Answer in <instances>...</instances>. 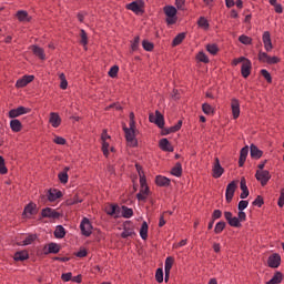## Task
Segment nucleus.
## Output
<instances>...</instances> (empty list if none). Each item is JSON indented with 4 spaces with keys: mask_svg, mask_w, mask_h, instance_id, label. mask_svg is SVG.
I'll list each match as a JSON object with an SVG mask.
<instances>
[{
    "mask_svg": "<svg viewBox=\"0 0 284 284\" xmlns=\"http://www.w3.org/2000/svg\"><path fill=\"white\" fill-rule=\"evenodd\" d=\"M150 123H154L162 130V136H168V134H174V132H179L181 128H183V120H179L178 123L173 126L165 128V118L161 114V111L156 110L154 113L149 114ZM165 128V129H163Z\"/></svg>",
    "mask_w": 284,
    "mask_h": 284,
    "instance_id": "1",
    "label": "nucleus"
},
{
    "mask_svg": "<svg viewBox=\"0 0 284 284\" xmlns=\"http://www.w3.org/2000/svg\"><path fill=\"white\" fill-rule=\"evenodd\" d=\"M136 125L134 126H123V131L125 134V140L126 143L130 145V148H138L139 146V141L136 140Z\"/></svg>",
    "mask_w": 284,
    "mask_h": 284,
    "instance_id": "2",
    "label": "nucleus"
},
{
    "mask_svg": "<svg viewBox=\"0 0 284 284\" xmlns=\"http://www.w3.org/2000/svg\"><path fill=\"white\" fill-rule=\"evenodd\" d=\"M140 192L136 194L138 201H148V196H150V186H148V180L145 176L140 178Z\"/></svg>",
    "mask_w": 284,
    "mask_h": 284,
    "instance_id": "3",
    "label": "nucleus"
},
{
    "mask_svg": "<svg viewBox=\"0 0 284 284\" xmlns=\"http://www.w3.org/2000/svg\"><path fill=\"white\" fill-rule=\"evenodd\" d=\"M164 14L166 16L165 22L168 26H174L179 18L176 17V7L174 6H165L163 8Z\"/></svg>",
    "mask_w": 284,
    "mask_h": 284,
    "instance_id": "4",
    "label": "nucleus"
},
{
    "mask_svg": "<svg viewBox=\"0 0 284 284\" xmlns=\"http://www.w3.org/2000/svg\"><path fill=\"white\" fill-rule=\"evenodd\" d=\"M80 230H81L82 236H85V237L92 236V230H94V227L92 226V222H90V219L88 217L82 219L80 223Z\"/></svg>",
    "mask_w": 284,
    "mask_h": 284,
    "instance_id": "5",
    "label": "nucleus"
},
{
    "mask_svg": "<svg viewBox=\"0 0 284 284\" xmlns=\"http://www.w3.org/2000/svg\"><path fill=\"white\" fill-rule=\"evenodd\" d=\"M255 179L258 181L262 185V187H265L267 183H270V180L272 179V174H270V171H256L255 172Z\"/></svg>",
    "mask_w": 284,
    "mask_h": 284,
    "instance_id": "6",
    "label": "nucleus"
},
{
    "mask_svg": "<svg viewBox=\"0 0 284 284\" xmlns=\"http://www.w3.org/2000/svg\"><path fill=\"white\" fill-rule=\"evenodd\" d=\"M144 6H145V2H143V0L133 1L129 4H126V10H131L135 14H143V12H145L143 10Z\"/></svg>",
    "mask_w": 284,
    "mask_h": 284,
    "instance_id": "7",
    "label": "nucleus"
},
{
    "mask_svg": "<svg viewBox=\"0 0 284 284\" xmlns=\"http://www.w3.org/2000/svg\"><path fill=\"white\" fill-rule=\"evenodd\" d=\"M267 266L272 270H277V267H281V254L273 253L267 258Z\"/></svg>",
    "mask_w": 284,
    "mask_h": 284,
    "instance_id": "8",
    "label": "nucleus"
},
{
    "mask_svg": "<svg viewBox=\"0 0 284 284\" xmlns=\"http://www.w3.org/2000/svg\"><path fill=\"white\" fill-rule=\"evenodd\" d=\"M224 219L225 221H227L231 227H243V224H241L239 217L236 216L233 217V214L230 211L224 212Z\"/></svg>",
    "mask_w": 284,
    "mask_h": 284,
    "instance_id": "9",
    "label": "nucleus"
},
{
    "mask_svg": "<svg viewBox=\"0 0 284 284\" xmlns=\"http://www.w3.org/2000/svg\"><path fill=\"white\" fill-rule=\"evenodd\" d=\"M212 176L213 179H221V176H223V173L225 172V169H223V166H221V160H219V158L214 159V165L212 169Z\"/></svg>",
    "mask_w": 284,
    "mask_h": 284,
    "instance_id": "10",
    "label": "nucleus"
},
{
    "mask_svg": "<svg viewBox=\"0 0 284 284\" xmlns=\"http://www.w3.org/2000/svg\"><path fill=\"white\" fill-rule=\"evenodd\" d=\"M262 41L264 44V50H266V52H272V50H274V45L272 44V34L270 33V31H265L263 33Z\"/></svg>",
    "mask_w": 284,
    "mask_h": 284,
    "instance_id": "11",
    "label": "nucleus"
},
{
    "mask_svg": "<svg viewBox=\"0 0 284 284\" xmlns=\"http://www.w3.org/2000/svg\"><path fill=\"white\" fill-rule=\"evenodd\" d=\"M130 236H136L134 232V225L131 222H125L123 226V232L121 233V239H128Z\"/></svg>",
    "mask_w": 284,
    "mask_h": 284,
    "instance_id": "12",
    "label": "nucleus"
},
{
    "mask_svg": "<svg viewBox=\"0 0 284 284\" xmlns=\"http://www.w3.org/2000/svg\"><path fill=\"white\" fill-rule=\"evenodd\" d=\"M234 192H236V182L232 181L226 186V192H225L226 203H232V200L234 199Z\"/></svg>",
    "mask_w": 284,
    "mask_h": 284,
    "instance_id": "13",
    "label": "nucleus"
},
{
    "mask_svg": "<svg viewBox=\"0 0 284 284\" xmlns=\"http://www.w3.org/2000/svg\"><path fill=\"white\" fill-rule=\"evenodd\" d=\"M30 113V109L26 106H18L17 109H12L9 111V119H17L18 116H22V114Z\"/></svg>",
    "mask_w": 284,
    "mask_h": 284,
    "instance_id": "14",
    "label": "nucleus"
},
{
    "mask_svg": "<svg viewBox=\"0 0 284 284\" xmlns=\"http://www.w3.org/2000/svg\"><path fill=\"white\" fill-rule=\"evenodd\" d=\"M59 252H61V246L54 242H51L43 247V254H47V255L59 254Z\"/></svg>",
    "mask_w": 284,
    "mask_h": 284,
    "instance_id": "15",
    "label": "nucleus"
},
{
    "mask_svg": "<svg viewBox=\"0 0 284 284\" xmlns=\"http://www.w3.org/2000/svg\"><path fill=\"white\" fill-rule=\"evenodd\" d=\"M231 110L233 119H239V116H241V102H239V99L231 100Z\"/></svg>",
    "mask_w": 284,
    "mask_h": 284,
    "instance_id": "16",
    "label": "nucleus"
},
{
    "mask_svg": "<svg viewBox=\"0 0 284 284\" xmlns=\"http://www.w3.org/2000/svg\"><path fill=\"white\" fill-rule=\"evenodd\" d=\"M241 74L244 79H247L252 74V61L245 60L241 67Z\"/></svg>",
    "mask_w": 284,
    "mask_h": 284,
    "instance_id": "17",
    "label": "nucleus"
},
{
    "mask_svg": "<svg viewBox=\"0 0 284 284\" xmlns=\"http://www.w3.org/2000/svg\"><path fill=\"white\" fill-rule=\"evenodd\" d=\"M159 148L162 152H174V146L170 143L168 138H163L159 141Z\"/></svg>",
    "mask_w": 284,
    "mask_h": 284,
    "instance_id": "18",
    "label": "nucleus"
},
{
    "mask_svg": "<svg viewBox=\"0 0 284 284\" xmlns=\"http://www.w3.org/2000/svg\"><path fill=\"white\" fill-rule=\"evenodd\" d=\"M43 219H59L61 216L60 212H57L54 209L45 207L42 210Z\"/></svg>",
    "mask_w": 284,
    "mask_h": 284,
    "instance_id": "19",
    "label": "nucleus"
},
{
    "mask_svg": "<svg viewBox=\"0 0 284 284\" xmlns=\"http://www.w3.org/2000/svg\"><path fill=\"white\" fill-rule=\"evenodd\" d=\"M34 81V75H24L16 82V88H26L28 83H32Z\"/></svg>",
    "mask_w": 284,
    "mask_h": 284,
    "instance_id": "20",
    "label": "nucleus"
},
{
    "mask_svg": "<svg viewBox=\"0 0 284 284\" xmlns=\"http://www.w3.org/2000/svg\"><path fill=\"white\" fill-rule=\"evenodd\" d=\"M172 183V181L163 175H158L155 178V185H158L159 187H170V184Z\"/></svg>",
    "mask_w": 284,
    "mask_h": 284,
    "instance_id": "21",
    "label": "nucleus"
},
{
    "mask_svg": "<svg viewBox=\"0 0 284 284\" xmlns=\"http://www.w3.org/2000/svg\"><path fill=\"white\" fill-rule=\"evenodd\" d=\"M247 154H250V148H242L240 151L239 168H243V165H245V161H247Z\"/></svg>",
    "mask_w": 284,
    "mask_h": 284,
    "instance_id": "22",
    "label": "nucleus"
},
{
    "mask_svg": "<svg viewBox=\"0 0 284 284\" xmlns=\"http://www.w3.org/2000/svg\"><path fill=\"white\" fill-rule=\"evenodd\" d=\"M240 187L242 190L240 199H247V196H250V190L247 189V182L245 181V178L241 179Z\"/></svg>",
    "mask_w": 284,
    "mask_h": 284,
    "instance_id": "23",
    "label": "nucleus"
},
{
    "mask_svg": "<svg viewBox=\"0 0 284 284\" xmlns=\"http://www.w3.org/2000/svg\"><path fill=\"white\" fill-rule=\"evenodd\" d=\"M49 123L52 128H59V125H61V116H59V113L51 112Z\"/></svg>",
    "mask_w": 284,
    "mask_h": 284,
    "instance_id": "24",
    "label": "nucleus"
},
{
    "mask_svg": "<svg viewBox=\"0 0 284 284\" xmlns=\"http://www.w3.org/2000/svg\"><path fill=\"white\" fill-rule=\"evenodd\" d=\"M104 212L108 216H114V214H119L120 209L118 204H109L104 207Z\"/></svg>",
    "mask_w": 284,
    "mask_h": 284,
    "instance_id": "25",
    "label": "nucleus"
},
{
    "mask_svg": "<svg viewBox=\"0 0 284 284\" xmlns=\"http://www.w3.org/2000/svg\"><path fill=\"white\" fill-rule=\"evenodd\" d=\"M48 200L52 203L54 201H57V199H61L62 194L61 191L57 190V189H51L48 191Z\"/></svg>",
    "mask_w": 284,
    "mask_h": 284,
    "instance_id": "26",
    "label": "nucleus"
},
{
    "mask_svg": "<svg viewBox=\"0 0 284 284\" xmlns=\"http://www.w3.org/2000/svg\"><path fill=\"white\" fill-rule=\"evenodd\" d=\"M283 278H284V275L280 271H276L273 277L265 284H281L283 283Z\"/></svg>",
    "mask_w": 284,
    "mask_h": 284,
    "instance_id": "27",
    "label": "nucleus"
},
{
    "mask_svg": "<svg viewBox=\"0 0 284 284\" xmlns=\"http://www.w3.org/2000/svg\"><path fill=\"white\" fill-rule=\"evenodd\" d=\"M251 150V159L258 160L261 156H263V151L258 149L255 144H251L250 146Z\"/></svg>",
    "mask_w": 284,
    "mask_h": 284,
    "instance_id": "28",
    "label": "nucleus"
},
{
    "mask_svg": "<svg viewBox=\"0 0 284 284\" xmlns=\"http://www.w3.org/2000/svg\"><path fill=\"white\" fill-rule=\"evenodd\" d=\"M171 174L173 176H178L181 178L183 176V165L181 164V162H178L172 169H171Z\"/></svg>",
    "mask_w": 284,
    "mask_h": 284,
    "instance_id": "29",
    "label": "nucleus"
},
{
    "mask_svg": "<svg viewBox=\"0 0 284 284\" xmlns=\"http://www.w3.org/2000/svg\"><path fill=\"white\" fill-rule=\"evenodd\" d=\"M31 50L36 57H38L42 61H45V51L42 48L32 45Z\"/></svg>",
    "mask_w": 284,
    "mask_h": 284,
    "instance_id": "30",
    "label": "nucleus"
},
{
    "mask_svg": "<svg viewBox=\"0 0 284 284\" xmlns=\"http://www.w3.org/2000/svg\"><path fill=\"white\" fill-rule=\"evenodd\" d=\"M10 128L12 132H21L23 125L21 124V121L13 119L10 121Z\"/></svg>",
    "mask_w": 284,
    "mask_h": 284,
    "instance_id": "31",
    "label": "nucleus"
},
{
    "mask_svg": "<svg viewBox=\"0 0 284 284\" xmlns=\"http://www.w3.org/2000/svg\"><path fill=\"white\" fill-rule=\"evenodd\" d=\"M185 41V32L179 33L172 41V48H176V45H181Z\"/></svg>",
    "mask_w": 284,
    "mask_h": 284,
    "instance_id": "32",
    "label": "nucleus"
},
{
    "mask_svg": "<svg viewBox=\"0 0 284 284\" xmlns=\"http://www.w3.org/2000/svg\"><path fill=\"white\" fill-rule=\"evenodd\" d=\"M28 258H30L28 251H18L14 254V261H28Z\"/></svg>",
    "mask_w": 284,
    "mask_h": 284,
    "instance_id": "33",
    "label": "nucleus"
},
{
    "mask_svg": "<svg viewBox=\"0 0 284 284\" xmlns=\"http://www.w3.org/2000/svg\"><path fill=\"white\" fill-rule=\"evenodd\" d=\"M17 18L19 21H22V22H30L31 20L30 16L28 14V11H23V10H20L17 12Z\"/></svg>",
    "mask_w": 284,
    "mask_h": 284,
    "instance_id": "34",
    "label": "nucleus"
},
{
    "mask_svg": "<svg viewBox=\"0 0 284 284\" xmlns=\"http://www.w3.org/2000/svg\"><path fill=\"white\" fill-rule=\"evenodd\" d=\"M148 222H143L140 229V236L142 241H148Z\"/></svg>",
    "mask_w": 284,
    "mask_h": 284,
    "instance_id": "35",
    "label": "nucleus"
},
{
    "mask_svg": "<svg viewBox=\"0 0 284 284\" xmlns=\"http://www.w3.org/2000/svg\"><path fill=\"white\" fill-rule=\"evenodd\" d=\"M123 219H132L134 216V211L125 205L122 206Z\"/></svg>",
    "mask_w": 284,
    "mask_h": 284,
    "instance_id": "36",
    "label": "nucleus"
},
{
    "mask_svg": "<svg viewBox=\"0 0 284 284\" xmlns=\"http://www.w3.org/2000/svg\"><path fill=\"white\" fill-rule=\"evenodd\" d=\"M80 43L81 45H83L84 50H88V33L85 32V30L81 29L80 30Z\"/></svg>",
    "mask_w": 284,
    "mask_h": 284,
    "instance_id": "37",
    "label": "nucleus"
},
{
    "mask_svg": "<svg viewBox=\"0 0 284 284\" xmlns=\"http://www.w3.org/2000/svg\"><path fill=\"white\" fill-rule=\"evenodd\" d=\"M172 265H174V257H166L164 263V272H166V274L172 271Z\"/></svg>",
    "mask_w": 284,
    "mask_h": 284,
    "instance_id": "38",
    "label": "nucleus"
},
{
    "mask_svg": "<svg viewBox=\"0 0 284 284\" xmlns=\"http://www.w3.org/2000/svg\"><path fill=\"white\" fill-rule=\"evenodd\" d=\"M225 227H227V224L224 221L217 222L214 227V234H221Z\"/></svg>",
    "mask_w": 284,
    "mask_h": 284,
    "instance_id": "39",
    "label": "nucleus"
},
{
    "mask_svg": "<svg viewBox=\"0 0 284 284\" xmlns=\"http://www.w3.org/2000/svg\"><path fill=\"white\" fill-rule=\"evenodd\" d=\"M55 239H63L65 236V229L62 225H58L54 231Z\"/></svg>",
    "mask_w": 284,
    "mask_h": 284,
    "instance_id": "40",
    "label": "nucleus"
},
{
    "mask_svg": "<svg viewBox=\"0 0 284 284\" xmlns=\"http://www.w3.org/2000/svg\"><path fill=\"white\" fill-rule=\"evenodd\" d=\"M206 50L210 54H212L213 57L219 54V45L215 43L212 44H206Z\"/></svg>",
    "mask_w": 284,
    "mask_h": 284,
    "instance_id": "41",
    "label": "nucleus"
},
{
    "mask_svg": "<svg viewBox=\"0 0 284 284\" xmlns=\"http://www.w3.org/2000/svg\"><path fill=\"white\" fill-rule=\"evenodd\" d=\"M142 48L145 50V52H152V50H154V43L150 42L149 40H143Z\"/></svg>",
    "mask_w": 284,
    "mask_h": 284,
    "instance_id": "42",
    "label": "nucleus"
},
{
    "mask_svg": "<svg viewBox=\"0 0 284 284\" xmlns=\"http://www.w3.org/2000/svg\"><path fill=\"white\" fill-rule=\"evenodd\" d=\"M196 59L200 61V63H210V58H207V54H205L203 51H200L196 54Z\"/></svg>",
    "mask_w": 284,
    "mask_h": 284,
    "instance_id": "43",
    "label": "nucleus"
},
{
    "mask_svg": "<svg viewBox=\"0 0 284 284\" xmlns=\"http://www.w3.org/2000/svg\"><path fill=\"white\" fill-rule=\"evenodd\" d=\"M240 43H243V45H252V38L245 34H242L239 37Z\"/></svg>",
    "mask_w": 284,
    "mask_h": 284,
    "instance_id": "44",
    "label": "nucleus"
},
{
    "mask_svg": "<svg viewBox=\"0 0 284 284\" xmlns=\"http://www.w3.org/2000/svg\"><path fill=\"white\" fill-rule=\"evenodd\" d=\"M102 152L105 159L110 156V143H108V140L102 141Z\"/></svg>",
    "mask_w": 284,
    "mask_h": 284,
    "instance_id": "45",
    "label": "nucleus"
},
{
    "mask_svg": "<svg viewBox=\"0 0 284 284\" xmlns=\"http://www.w3.org/2000/svg\"><path fill=\"white\" fill-rule=\"evenodd\" d=\"M202 111L204 112V114H207V115L214 114V108L210 105V103H203Z\"/></svg>",
    "mask_w": 284,
    "mask_h": 284,
    "instance_id": "46",
    "label": "nucleus"
},
{
    "mask_svg": "<svg viewBox=\"0 0 284 284\" xmlns=\"http://www.w3.org/2000/svg\"><path fill=\"white\" fill-rule=\"evenodd\" d=\"M34 241H37V235L30 234L22 241V245H32Z\"/></svg>",
    "mask_w": 284,
    "mask_h": 284,
    "instance_id": "47",
    "label": "nucleus"
},
{
    "mask_svg": "<svg viewBox=\"0 0 284 284\" xmlns=\"http://www.w3.org/2000/svg\"><path fill=\"white\" fill-rule=\"evenodd\" d=\"M140 41H141V37H139V36L134 37L133 41H131V50H132V52H136V50H139Z\"/></svg>",
    "mask_w": 284,
    "mask_h": 284,
    "instance_id": "48",
    "label": "nucleus"
},
{
    "mask_svg": "<svg viewBox=\"0 0 284 284\" xmlns=\"http://www.w3.org/2000/svg\"><path fill=\"white\" fill-rule=\"evenodd\" d=\"M197 26L207 30V28H210V22H207V19H205V17H200V19L197 20Z\"/></svg>",
    "mask_w": 284,
    "mask_h": 284,
    "instance_id": "49",
    "label": "nucleus"
},
{
    "mask_svg": "<svg viewBox=\"0 0 284 284\" xmlns=\"http://www.w3.org/2000/svg\"><path fill=\"white\" fill-rule=\"evenodd\" d=\"M252 205L256 207H263V205H265V200L261 195H257Z\"/></svg>",
    "mask_w": 284,
    "mask_h": 284,
    "instance_id": "50",
    "label": "nucleus"
},
{
    "mask_svg": "<svg viewBox=\"0 0 284 284\" xmlns=\"http://www.w3.org/2000/svg\"><path fill=\"white\" fill-rule=\"evenodd\" d=\"M109 77H111V79H116V77H119V65L111 67L109 70Z\"/></svg>",
    "mask_w": 284,
    "mask_h": 284,
    "instance_id": "51",
    "label": "nucleus"
},
{
    "mask_svg": "<svg viewBox=\"0 0 284 284\" xmlns=\"http://www.w3.org/2000/svg\"><path fill=\"white\" fill-rule=\"evenodd\" d=\"M257 57H258V61L261 63H267V61L270 59V55L267 53L263 52V51H260Z\"/></svg>",
    "mask_w": 284,
    "mask_h": 284,
    "instance_id": "52",
    "label": "nucleus"
},
{
    "mask_svg": "<svg viewBox=\"0 0 284 284\" xmlns=\"http://www.w3.org/2000/svg\"><path fill=\"white\" fill-rule=\"evenodd\" d=\"M0 174H8V168H6V160L0 155Z\"/></svg>",
    "mask_w": 284,
    "mask_h": 284,
    "instance_id": "53",
    "label": "nucleus"
},
{
    "mask_svg": "<svg viewBox=\"0 0 284 284\" xmlns=\"http://www.w3.org/2000/svg\"><path fill=\"white\" fill-rule=\"evenodd\" d=\"M262 77L267 81L268 83H272V74L266 69L261 70Z\"/></svg>",
    "mask_w": 284,
    "mask_h": 284,
    "instance_id": "54",
    "label": "nucleus"
},
{
    "mask_svg": "<svg viewBox=\"0 0 284 284\" xmlns=\"http://www.w3.org/2000/svg\"><path fill=\"white\" fill-rule=\"evenodd\" d=\"M36 207H37V205L30 203L29 205H27L24 207V214H30V215L34 214Z\"/></svg>",
    "mask_w": 284,
    "mask_h": 284,
    "instance_id": "55",
    "label": "nucleus"
},
{
    "mask_svg": "<svg viewBox=\"0 0 284 284\" xmlns=\"http://www.w3.org/2000/svg\"><path fill=\"white\" fill-rule=\"evenodd\" d=\"M77 203H83V193H77L74 195L72 205H77Z\"/></svg>",
    "mask_w": 284,
    "mask_h": 284,
    "instance_id": "56",
    "label": "nucleus"
},
{
    "mask_svg": "<svg viewBox=\"0 0 284 284\" xmlns=\"http://www.w3.org/2000/svg\"><path fill=\"white\" fill-rule=\"evenodd\" d=\"M266 63L268 65H275V63H281V59L276 55H274V57L268 55V60L266 61Z\"/></svg>",
    "mask_w": 284,
    "mask_h": 284,
    "instance_id": "57",
    "label": "nucleus"
},
{
    "mask_svg": "<svg viewBox=\"0 0 284 284\" xmlns=\"http://www.w3.org/2000/svg\"><path fill=\"white\" fill-rule=\"evenodd\" d=\"M60 80H61L60 88L62 90H68V80H65V74L61 73Z\"/></svg>",
    "mask_w": 284,
    "mask_h": 284,
    "instance_id": "58",
    "label": "nucleus"
},
{
    "mask_svg": "<svg viewBox=\"0 0 284 284\" xmlns=\"http://www.w3.org/2000/svg\"><path fill=\"white\" fill-rule=\"evenodd\" d=\"M155 281L163 283V268H158L155 272Z\"/></svg>",
    "mask_w": 284,
    "mask_h": 284,
    "instance_id": "59",
    "label": "nucleus"
},
{
    "mask_svg": "<svg viewBox=\"0 0 284 284\" xmlns=\"http://www.w3.org/2000/svg\"><path fill=\"white\" fill-rule=\"evenodd\" d=\"M74 256H78V258H85V256H88V250L82 247L79 252L74 253Z\"/></svg>",
    "mask_w": 284,
    "mask_h": 284,
    "instance_id": "60",
    "label": "nucleus"
},
{
    "mask_svg": "<svg viewBox=\"0 0 284 284\" xmlns=\"http://www.w3.org/2000/svg\"><path fill=\"white\" fill-rule=\"evenodd\" d=\"M223 216V212L221 210H214L212 213V220L216 221L217 219H221Z\"/></svg>",
    "mask_w": 284,
    "mask_h": 284,
    "instance_id": "61",
    "label": "nucleus"
},
{
    "mask_svg": "<svg viewBox=\"0 0 284 284\" xmlns=\"http://www.w3.org/2000/svg\"><path fill=\"white\" fill-rule=\"evenodd\" d=\"M247 205H250V202H247L245 200H242V201L239 202L237 210L243 211L247 207Z\"/></svg>",
    "mask_w": 284,
    "mask_h": 284,
    "instance_id": "62",
    "label": "nucleus"
},
{
    "mask_svg": "<svg viewBox=\"0 0 284 284\" xmlns=\"http://www.w3.org/2000/svg\"><path fill=\"white\" fill-rule=\"evenodd\" d=\"M277 205H278V207L284 206V189L281 190L280 197H278V201H277Z\"/></svg>",
    "mask_w": 284,
    "mask_h": 284,
    "instance_id": "63",
    "label": "nucleus"
},
{
    "mask_svg": "<svg viewBox=\"0 0 284 284\" xmlns=\"http://www.w3.org/2000/svg\"><path fill=\"white\" fill-rule=\"evenodd\" d=\"M59 180L62 182V183H67L68 182V173L67 172H61L59 173Z\"/></svg>",
    "mask_w": 284,
    "mask_h": 284,
    "instance_id": "64",
    "label": "nucleus"
}]
</instances>
